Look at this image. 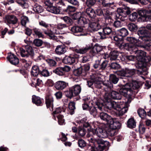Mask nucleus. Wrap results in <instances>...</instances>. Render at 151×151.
<instances>
[{
  "instance_id": "52",
  "label": "nucleus",
  "mask_w": 151,
  "mask_h": 151,
  "mask_svg": "<svg viewBox=\"0 0 151 151\" xmlns=\"http://www.w3.org/2000/svg\"><path fill=\"white\" fill-rule=\"evenodd\" d=\"M139 131L140 134H143L145 132L146 129L145 125L142 123H140L139 126Z\"/></svg>"
},
{
  "instance_id": "4",
  "label": "nucleus",
  "mask_w": 151,
  "mask_h": 151,
  "mask_svg": "<svg viewBox=\"0 0 151 151\" xmlns=\"http://www.w3.org/2000/svg\"><path fill=\"white\" fill-rule=\"evenodd\" d=\"M130 13L131 11L128 9H122L119 8L117 13L115 15V18L116 20L119 19L122 21H124L126 19L127 15L129 14Z\"/></svg>"
},
{
  "instance_id": "55",
  "label": "nucleus",
  "mask_w": 151,
  "mask_h": 151,
  "mask_svg": "<svg viewBox=\"0 0 151 151\" xmlns=\"http://www.w3.org/2000/svg\"><path fill=\"white\" fill-rule=\"evenodd\" d=\"M40 74L44 77H47L50 76V73L47 69H45L40 71Z\"/></svg>"
},
{
  "instance_id": "9",
  "label": "nucleus",
  "mask_w": 151,
  "mask_h": 151,
  "mask_svg": "<svg viewBox=\"0 0 151 151\" xmlns=\"http://www.w3.org/2000/svg\"><path fill=\"white\" fill-rule=\"evenodd\" d=\"M70 68L67 66L63 67H59L53 70V72L56 74L60 76L64 75L66 72H67L70 70Z\"/></svg>"
},
{
  "instance_id": "36",
  "label": "nucleus",
  "mask_w": 151,
  "mask_h": 151,
  "mask_svg": "<svg viewBox=\"0 0 151 151\" xmlns=\"http://www.w3.org/2000/svg\"><path fill=\"white\" fill-rule=\"evenodd\" d=\"M89 20L86 18L83 17H81L78 20V23L81 25H83L85 24L89 23Z\"/></svg>"
},
{
  "instance_id": "24",
  "label": "nucleus",
  "mask_w": 151,
  "mask_h": 151,
  "mask_svg": "<svg viewBox=\"0 0 151 151\" xmlns=\"http://www.w3.org/2000/svg\"><path fill=\"white\" fill-rule=\"evenodd\" d=\"M100 117L101 119L106 121L108 124L112 118L110 116L104 112L100 113Z\"/></svg>"
},
{
  "instance_id": "43",
  "label": "nucleus",
  "mask_w": 151,
  "mask_h": 151,
  "mask_svg": "<svg viewBox=\"0 0 151 151\" xmlns=\"http://www.w3.org/2000/svg\"><path fill=\"white\" fill-rule=\"evenodd\" d=\"M137 113L140 117L142 119L144 118L146 116V112L143 109L139 108L137 110Z\"/></svg>"
},
{
  "instance_id": "47",
  "label": "nucleus",
  "mask_w": 151,
  "mask_h": 151,
  "mask_svg": "<svg viewBox=\"0 0 151 151\" xmlns=\"http://www.w3.org/2000/svg\"><path fill=\"white\" fill-rule=\"evenodd\" d=\"M117 74L121 78H123V77H126V68L118 71Z\"/></svg>"
},
{
  "instance_id": "22",
  "label": "nucleus",
  "mask_w": 151,
  "mask_h": 151,
  "mask_svg": "<svg viewBox=\"0 0 151 151\" xmlns=\"http://www.w3.org/2000/svg\"><path fill=\"white\" fill-rule=\"evenodd\" d=\"M96 1L99 3V4L105 7H108L114 5V2L111 3L109 1V0H96Z\"/></svg>"
},
{
  "instance_id": "40",
  "label": "nucleus",
  "mask_w": 151,
  "mask_h": 151,
  "mask_svg": "<svg viewBox=\"0 0 151 151\" xmlns=\"http://www.w3.org/2000/svg\"><path fill=\"white\" fill-rule=\"evenodd\" d=\"M60 19L63 20L68 25H71L73 23V20L67 16L61 17Z\"/></svg>"
},
{
  "instance_id": "14",
  "label": "nucleus",
  "mask_w": 151,
  "mask_h": 151,
  "mask_svg": "<svg viewBox=\"0 0 151 151\" xmlns=\"http://www.w3.org/2000/svg\"><path fill=\"white\" fill-rule=\"evenodd\" d=\"M44 33L48 35L50 37V39L53 40H55L58 41L60 39H63V37L62 36L59 35V36H57L56 35L54 34V32H53L50 30L47 29V30L44 31Z\"/></svg>"
},
{
  "instance_id": "10",
  "label": "nucleus",
  "mask_w": 151,
  "mask_h": 151,
  "mask_svg": "<svg viewBox=\"0 0 151 151\" xmlns=\"http://www.w3.org/2000/svg\"><path fill=\"white\" fill-rule=\"evenodd\" d=\"M96 107H91L89 110L90 114L94 117L96 116L98 114V111L96 108H98L100 110L102 111V108L104 107L103 104H101L99 102L96 103Z\"/></svg>"
},
{
  "instance_id": "34",
  "label": "nucleus",
  "mask_w": 151,
  "mask_h": 151,
  "mask_svg": "<svg viewBox=\"0 0 151 151\" xmlns=\"http://www.w3.org/2000/svg\"><path fill=\"white\" fill-rule=\"evenodd\" d=\"M32 101L37 106H41L42 104V101L40 98L35 95L32 96Z\"/></svg>"
},
{
  "instance_id": "16",
  "label": "nucleus",
  "mask_w": 151,
  "mask_h": 151,
  "mask_svg": "<svg viewBox=\"0 0 151 151\" xmlns=\"http://www.w3.org/2000/svg\"><path fill=\"white\" fill-rule=\"evenodd\" d=\"M103 48L102 46L96 44L90 50V54L91 55L94 56L96 53L101 51L102 50Z\"/></svg>"
},
{
  "instance_id": "30",
  "label": "nucleus",
  "mask_w": 151,
  "mask_h": 151,
  "mask_svg": "<svg viewBox=\"0 0 151 151\" xmlns=\"http://www.w3.org/2000/svg\"><path fill=\"white\" fill-rule=\"evenodd\" d=\"M86 13L87 16L91 18H94L95 16V11L91 7H89L86 9Z\"/></svg>"
},
{
  "instance_id": "5",
  "label": "nucleus",
  "mask_w": 151,
  "mask_h": 151,
  "mask_svg": "<svg viewBox=\"0 0 151 151\" xmlns=\"http://www.w3.org/2000/svg\"><path fill=\"white\" fill-rule=\"evenodd\" d=\"M117 33L118 35L121 37L122 38H119L118 36H113V40L117 42L118 44L121 45L123 42L122 38L128 35V32L126 29L123 28L117 30Z\"/></svg>"
},
{
  "instance_id": "50",
  "label": "nucleus",
  "mask_w": 151,
  "mask_h": 151,
  "mask_svg": "<svg viewBox=\"0 0 151 151\" xmlns=\"http://www.w3.org/2000/svg\"><path fill=\"white\" fill-rule=\"evenodd\" d=\"M127 27L128 29L131 31H135L137 29V27L135 24L131 23L129 24Z\"/></svg>"
},
{
  "instance_id": "6",
  "label": "nucleus",
  "mask_w": 151,
  "mask_h": 151,
  "mask_svg": "<svg viewBox=\"0 0 151 151\" xmlns=\"http://www.w3.org/2000/svg\"><path fill=\"white\" fill-rule=\"evenodd\" d=\"M93 134L96 135L99 137L103 138L107 137L108 133L105 129L99 127L93 131Z\"/></svg>"
},
{
  "instance_id": "20",
  "label": "nucleus",
  "mask_w": 151,
  "mask_h": 151,
  "mask_svg": "<svg viewBox=\"0 0 151 151\" xmlns=\"http://www.w3.org/2000/svg\"><path fill=\"white\" fill-rule=\"evenodd\" d=\"M89 27L92 30L94 31H96L100 29L101 27L98 22H90L89 23Z\"/></svg>"
},
{
  "instance_id": "49",
  "label": "nucleus",
  "mask_w": 151,
  "mask_h": 151,
  "mask_svg": "<svg viewBox=\"0 0 151 151\" xmlns=\"http://www.w3.org/2000/svg\"><path fill=\"white\" fill-rule=\"evenodd\" d=\"M76 8L72 6H68L66 9H65L64 11L69 14L75 11Z\"/></svg>"
},
{
  "instance_id": "11",
  "label": "nucleus",
  "mask_w": 151,
  "mask_h": 151,
  "mask_svg": "<svg viewBox=\"0 0 151 151\" xmlns=\"http://www.w3.org/2000/svg\"><path fill=\"white\" fill-rule=\"evenodd\" d=\"M128 105L126 104L125 106H124L122 108L121 107H119V109H117V110L118 111V112L117 113V115L118 116H119V118H118V120L121 122H123V120L124 119V118L121 117V116H122L126 112H127L128 110Z\"/></svg>"
},
{
  "instance_id": "53",
  "label": "nucleus",
  "mask_w": 151,
  "mask_h": 151,
  "mask_svg": "<svg viewBox=\"0 0 151 151\" xmlns=\"http://www.w3.org/2000/svg\"><path fill=\"white\" fill-rule=\"evenodd\" d=\"M18 21V19L15 16L10 15V24H15Z\"/></svg>"
},
{
  "instance_id": "8",
  "label": "nucleus",
  "mask_w": 151,
  "mask_h": 151,
  "mask_svg": "<svg viewBox=\"0 0 151 151\" xmlns=\"http://www.w3.org/2000/svg\"><path fill=\"white\" fill-rule=\"evenodd\" d=\"M79 57L76 53L73 52L68 56H66L63 60V62L66 64H71L75 62L76 60Z\"/></svg>"
},
{
  "instance_id": "45",
  "label": "nucleus",
  "mask_w": 151,
  "mask_h": 151,
  "mask_svg": "<svg viewBox=\"0 0 151 151\" xmlns=\"http://www.w3.org/2000/svg\"><path fill=\"white\" fill-rule=\"evenodd\" d=\"M20 61L22 64L25 68H28L29 66V63H31V61L29 59L26 60L22 59L20 60Z\"/></svg>"
},
{
  "instance_id": "27",
  "label": "nucleus",
  "mask_w": 151,
  "mask_h": 151,
  "mask_svg": "<svg viewBox=\"0 0 151 151\" xmlns=\"http://www.w3.org/2000/svg\"><path fill=\"white\" fill-rule=\"evenodd\" d=\"M19 61L18 58L13 54L10 52V63L14 65L18 64Z\"/></svg>"
},
{
  "instance_id": "25",
  "label": "nucleus",
  "mask_w": 151,
  "mask_h": 151,
  "mask_svg": "<svg viewBox=\"0 0 151 151\" xmlns=\"http://www.w3.org/2000/svg\"><path fill=\"white\" fill-rule=\"evenodd\" d=\"M104 86V88L105 91L108 92L113 87V84L111 82L108 80L105 81L103 83Z\"/></svg>"
},
{
  "instance_id": "44",
  "label": "nucleus",
  "mask_w": 151,
  "mask_h": 151,
  "mask_svg": "<svg viewBox=\"0 0 151 151\" xmlns=\"http://www.w3.org/2000/svg\"><path fill=\"white\" fill-rule=\"evenodd\" d=\"M109 80L111 82L116 84L119 81V79L114 74H111L109 76Z\"/></svg>"
},
{
  "instance_id": "48",
  "label": "nucleus",
  "mask_w": 151,
  "mask_h": 151,
  "mask_svg": "<svg viewBox=\"0 0 151 151\" xmlns=\"http://www.w3.org/2000/svg\"><path fill=\"white\" fill-rule=\"evenodd\" d=\"M138 14L136 12H134L129 15V20L133 22L135 21L137 18Z\"/></svg>"
},
{
  "instance_id": "64",
  "label": "nucleus",
  "mask_w": 151,
  "mask_h": 151,
  "mask_svg": "<svg viewBox=\"0 0 151 151\" xmlns=\"http://www.w3.org/2000/svg\"><path fill=\"white\" fill-rule=\"evenodd\" d=\"M96 0H86V4L88 7H91L96 3Z\"/></svg>"
},
{
  "instance_id": "41",
  "label": "nucleus",
  "mask_w": 151,
  "mask_h": 151,
  "mask_svg": "<svg viewBox=\"0 0 151 151\" xmlns=\"http://www.w3.org/2000/svg\"><path fill=\"white\" fill-rule=\"evenodd\" d=\"M26 51L31 58L34 55V52L32 50V47L29 45H26L25 46Z\"/></svg>"
},
{
  "instance_id": "33",
  "label": "nucleus",
  "mask_w": 151,
  "mask_h": 151,
  "mask_svg": "<svg viewBox=\"0 0 151 151\" xmlns=\"http://www.w3.org/2000/svg\"><path fill=\"white\" fill-rule=\"evenodd\" d=\"M127 126L130 128H135L136 127V122L133 118L129 119L127 122Z\"/></svg>"
},
{
  "instance_id": "62",
  "label": "nucleus",
  "mask_w": 151,
  "mask_h": 151,
  "mask_svg": "<svg viewBox=\"0 0 151 151\" xmlns=\"http://www.w3.org/2000/svg\"><path fill=\"white\" fill-rule=\"evenodd\" d=\"M100 63L101 61L99 60H96L93 65V68L98 70H100Z\"/></svg>"
},
{
  "instance_id": "21",
  "label": "nucleus",
  "mask_w": 151,
  "mask_h": 151,
  "mask_svg": "<svg viewBox=\"0 0 151 151\" xmlns=\"http://www.w3.org/2000/svg\"><path fill=\"white\" fill-rule=\"evenodd\" d=\"M67 86L66 83L62 81H59L56 82L55 85V87L58 90H63Z\"/></svg>"
},
{
  "instance_id": "38",
  "label": "nucleus",
  "mask_w": 151,
  "mask_h": 151,
  "mask_svg": "<svg viewBox=\"0 0 151 151\" xmlns=\"http://www.w3.org/2000/svg\"><path fill=\"white\" fill-rule=\"evenodd\" d=\"M75 105V103L73 101L70 102L69 104V111L71 115H72L74 113V110L76 109Z\"/></svg>"
},
{
  "instance_id": "18",
  "label": "nucleus",
  "mask_w": 151,
  "mask_h": 151,
  "mask_svg": "<svg viewBox=\"0 0 151 151\" xmlns=\"http://www.w3.org/2000/svg\"><path fill=\"white\" fill-rule=\"evenodd\" d=\"M138 13L139 15L141 16V19L144 22L150 21V17L146 14V12L145 10H141L138 11Z\"/></svg>"
},
{
  "instance_id": "3",
  "label": "nucleus",
  "mask_w": 151,
  "mask_h": 151,
  "mask_svg": "<svg viewBox=\"0 0 151 151\" xmlns=\"http://www.w3.org/2000/svg\"><path fill=\"white\" fill-rule=\"evenodd\" d=\"M102 83L101 78L96 75H92L91 76L90 79L87 81L88 86L92 88H101V84Z\"/></svg>"
},
{
  "instance_id": "15",
  "label": "nucleus",
  "mask_w": 151,
  "mask_h": 151,
  "mask_svg": "<svg viewBox=\"0 0 151 151\" xmlns=\"http://www.w3.org/2000/svg\"><path fill=\"white\" fill-rule=\"evenodd\" d=\"M53 98L50 95L47 96L45 97V103L47 108H49L50 111L53 110Z\"/></svg>"
},
{
  "instance_id": "19",
  "label": "nucleus",
  "mask_w": 151,
  "mask_h": 151,
  "mask_svg": "<svg viewBox=\"0 0 151 151\" xmlns=\"http://www.w3.org/2000/svg\"><path fill=\"white\" fill-rule=\"evenodd\" d=\"M120 121L114 122L112 118L109 122V127L113 129V131L116 129H118L120 128L121 126V123Z\"/></svg>"
},
{
  "instance_id": "23",
  "label": "nucleus",
  "mask_w": 151,
  "mask_h": 151,
  "mask_svg": "<svg viewBox=\"0 0 151 151\" xmlns=\"http://www.w3.org/2000/svg\"><path fill=\"white\" fill-rule=\"evenodd\" d=\"M55 51L57 54L60 55L66 52L67 50L64 46L58 45Z\"/></svg>"
},
{
  "instance_id": "29",
  "label": "nucleus",
  "mask_w": 151,
  "mask_h": 151,
  "mask_svg": "<svg viewBox=\"0 0 151 151\" xmlns=\"http://www.w3.org/2000/svg\"><path fill=\"white\" fill-rule=\"evenodd\" d=\"M47 9V11L55 14H58L60 12V10L56 6H48Z\"/></svg>"
},
{
  "instance_id": "32",
  "label": "nucleus",
  "mask_w": 151,
  "mask_h": 151,
  "mask_svg": "<svg viewBox=\"0 0 151 151\" xmlns=\"http://www.w3.org/2000/svg\"><path fill=\"white\" fill-rule=\"evenodd\" d=\"M83 30L82 27L77 26H73L70 29L71 31L73 33L82 32Z\"/></svg>"
},
{
  "instance_id": "12",
  "label": "nucleus",
  "mask_w": 151,
  "mask_h": 151,
  "mask_svg": "<svg viewBox=\"0 0 151 151\" xmlns=\"http://www.w3.org/2000/svg\"><path fill=\"white\" fill-rule=\"evenodd\" d=\"M137 58L138 60L141 63L147 62L149 61L146 60L147 58L146 56V53L142 50H138L137 53Z\"/></svg>"
},
{
  "instance_id": "42",
  "label": "nucleus",
  "mask_w": 151,
  "mask_h": 151,
  "mask_svg": "<svg viewBox=\"0 0 151 151\" xmlns=\"http://www.w3.org/2000/svg\"><path fill=\"white\" fill-rule=\"evenodd\" d=\"M105 99L106 101V105L107 108L109 109H111L112 108L113 101H111L110 98L105 96Z\"/></svg>"
},
{
  "instance_id": "51",
  "label": "nucleus",
  "mask_w": 151,
  "mask_h": 151,
  "mask_svg": "<svg viewBox=\"0 0 151 151\" xmlns=\"http://www.w3.org/2000/svg\"><path fill=\"white\" fill-rule=\"evenodd\" d=\"M73 91L70 87L69 88L68 91L65 92V96L68 98L71 99L73 96Z\"/></svg>"
},
{
  "instance_id": "37",
  "label": "nucleus",
  "mask_w": 151,
  "mask_h": 151,
  "mask_svg": "<svg viewBox=\"0 0 151 151\" xmlns=\"http://www.w3.org/2000/svg\"><path fill=\"white\" fill-rule=\"evenodd\" d=\"M75 95H77L81 92V86L78 85H75L71 87Z\"/></svg>"
},
{
  "instance_id": "39",
  "label": "nucleus",
  "mask_w": 151,
  "mask_h": 151,
  "mask_svg": "<svg viewBox=\"0 0 151 151\" xmlns=\"http://www.w3.org/2000/svg\"><path fill=\"white\" fill-rule=\"evenodd\" d=\"M125 68L126 77H131L135 74V70L134 69H130L128 68Z\"/></svg>"
},
{
  "instance_id": "7",
  "label": "nucleus",
  "mask_w": 151,
  "mask_h": 151,
  "mask_svg": "<svg viewBox=\"0 0 151 151\" xmlns=\"http://www.w3.org/2000/svg\"><path fill=\"white\" fill-rule=\"evenodd\" d=\"M99 35L101 36V38L104 39L108 37V35L110 34H115V32L112 31L111 28L109 27H105L103 28L102 31L99 32Z\"/></svg>"
},
{
  "instance_id": "35",
  "label": "nucleus",
  "mask_w": 151,
  "mask_h": 151,
  "mask_svg": "<svg viewBox=\"0 0 151 151\" xmlns=\"http://www.w3.org/2000/svg\"><path fill=\"white\" fill-rule=\"evenodd\" d=\"M119 53L116 50H114L111 52L109 55L110 60H115L116 59Z\"/></svg>"
},
{
  "instance_id": "1",
  "label": "nucleus",
  "mask_w": 151,
  "mask_h": 151,
  "mask_svg": "<svg viewBox=\"0 0 151 151\" xmlns=\"http://www.w3.org/2000/svg\"><path fill=\"white\" fill-rule=\"evenodd\" d=\"M140 86V83L136 81L127 83L119 89V93L112 91L109 95L111 98L117 100L121 99L123 95L127 97V102L129 103L134 98L135 94L138 92Z\"/></svg>"
},
{
  "instance_id": "58",
  "label": "nucleus",
  "mask_w": 151,
  "mask_h": 151,
  "mask_svg": "<svg viewBox=\"0 0 151 151\" xmlns=\"http://www.w3.org/2000/svg\"><path fill=\"white\" fill-rule=\"evenodd\" d=\"M82 71L83 68H80L75 70L73 71V74L75 76H78L82 73Z\"/></svg>"
},
{
  "instance_id": "56",
  "label": "nucleus",
  "mask_w": 151,
  "mask_h": 151,
  "mask_svg": "<svg viewBox=\"0 0 151 151\" xmlns=\"http://www.w3.org/2000/svg\"><path fill=\"white\" fill-rule=\"evenodd\" d=\"M29 21L28 17L26 16H23L21 18V24L23 26H25L26 23Z\"/></svg>"
},
{
  "instance_id": "2",
  "label": "nucleus",
  "mask_w": 151,
  "mask_h": 151,
  "mask_svg": "<svg viewBox=\"0 0 151 151\" xmlns=\"http://www.w3.org/2000/svg\"><path fill=\"white\" fill-rule=\"evenodd\" d=\"M138 38L142 40L140 41L139 39L133 37H127L126 40L129 42L134 43L139 47L148 49L151 46V38L150 34L145 30H140L137 32Z\"/></svg>"
},
{
  "instance_id": "13",
  "label": "nucleus",
  "mask_w": 151,
  "mask_h": 151,
  "mask_svg": "<svg viewBox=\"0 0 151 151\" xmlns=\"http://www.w3.org/2000/svg\"><path fill=\"white\" fill-rule=\"evenodd\" d=\"M32 9L35 12L40 13L43 11V8L36 2V1H33L31 4Z\"/></svg>"
},
{
  "instance_id": "61",
  "label": "nucleus",
  "mask_w": 151,
  "mask_h": 151,
  "mask_svg": "<svg viewBox=\"0 0 151 151\" xmlns=\"http://www.w3.org/2000/svg\"><path fill=\"white\" fill-rule=\"evenodd\" d=\"M78 145L79 147L81 148H83L86 146V143L83 140L80 139L78 140Z\"/></svg>"
},
{
  "instance_id": "46",
  "label": "nucleus",
  "mask_w": 151,
  "mask_h": 151,
  "mask_svg": "<svg viewBox=\"0 0 151 151\" xmlns=\"http://www.w3.org/2000/svg\"><path fill=\"white\" fill-rule=\"evenodd\" d=\"M19 50L21 55L22 57H29L30 56L28 54L26 50H25L22 48L20 47L19 48Z\"/></svg>"
},
{
  "instance_id": "26",
  "label": "nucleus",
  "mask_w": 151,
  "mask_h": 151,
  "mask_svg": "<svg viewBox=\"0 0 151 151\" xmlns=\"http://www.w3.org/2000/svg\"><path fill=\"white\" fill-rule=\"evenodd\" d=\"M39 67L36 65H33L31 71V74L33 76H37L40 73Z\"/></svg>"
},
{
  "instance_id": "60",
  "label": "nucleus",
  "mask_w": 151,
  "mask_h": 151,
  "mask_svg": "<svg viewBox=\"0 0 151 151\" xmlns=\"http://www.w3.org/2000/svg\"><path fill=\"white\" fill-rule=\"evenodd\" d=\"M86 131L82 127H80L78 129V133L81 136L83 137L86 134Z\"/></svg>"
},
{
  "instance_id": "31",
  "label": "nucleus",
  "mask_w": 151,
  "mask_h": 151,
  "mask_svg": "<svg viewBox=\"0 0 151 151\" xmlns=\"http://www.w3.org/2000/svg\"><path fill=\"white\" fill-rule=\"evenodd\" d=\"M130 43L132 44V45H128V50L130 52V53H137V51H138L137 50V49L136 47L138 46L134 44V43L130 42Z\"/></svg>"
},
{
  "instance_id": "59",
  "label": "nucleus",
  "mask_w": 151,
  "mask_h": 151,
  "mask_svg": "<svg viewBox=\"0 0 151 151\" xmlns=\"http://www.w3.org/2000/svg\"><path fill=\"white\" fill-rule=\"evenodd\" d=\"M34 45L37 47L41 46L43 44V41L39 39H35L33 41Z\"/></svg>"
},
{
  "instance_id": "57",
  "label": "nucleus",
  "mask_w": 151,
  "mask_h": 151,
  "mask_svg": "<svg viewBox=\"0 0 151 151\" xmlns=\"http://www.w3.org/2000/svg\"><path fill=\"white\" fill-rule=\"evenodd\" d=\"M34 31L35 34L38 36L39 38L43 37L44 35L42 34L40 30L38 29L35 28L34 29Z\"/></svg>"
},
{
  "instance_id": "63",
  "label": "nucleus",
  "mask_w": 151,
  "mask_h": 151,
  "mask_svg": "<svg viewBox=\"0 0 151 151\" xmlns=\"http://www.w3.org/2000/svg\"><path fill=\"white\" fill-rule=\"evenodd\" d=\"M59 124L60 125H63L64 123V120L63 119V116L61 115H59L57 116Z\"/></svg>"
},
{
  "instance_id": "17",
  "label": "nucleus",
  "mask_w": 151,
  "mask_h": 151,
  "mask_svg": "<svg viewBox=\"0 0 151 151\" xmlns=\"http://www.w3.org/2000/svg\"><path fill=\"white\" fill-rule=\"evenodd\" d=\"M91 46L88 45L82 48H75L74 50L77 53L84 54L88 52L91 49Z\"/></svg>"
},
{
  "instance_id": "54",
  "label": "nucleus",
  "mask_w": 151,
  "mask_h": 151,
  "mask_svg": "<svg viewBox=\"0 0 151 151\" xmlns=\"http://www.w3.org/2000/svg\"><path fill=\"white\" fill-rule=\"evenodd\" d=\"M112 12H109L108 10L104 9V14L103 16L105 19H109L110 18V15L112 14Z\"/></svg>"
},
{
  "instance_id": "28",
  "label": "nucleus",
  "mask_w": 151,
  "mask_h": 151,
  "mask_svg": "<svg viewBox=\"0 0 151 151\" xmlns=\"http://www.w3.org/2000/svg\"><path fill=\"white\" fill-rule=\"evenodd\" d=\"M16 2L24 8H27L29 6L28 0H16Z\"/></svg>"
}]
</instances>
